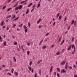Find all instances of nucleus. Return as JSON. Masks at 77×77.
<instances>
[{"instance_id": "nucleus-20", "label": "nucleus", "mask_w": 77, "mask_h": 77, "mask_svg": "<svg viewBox=\"0 0 77 77\" xmlns=\"http://www.w3.org/2000/svg\"><path fill=\"white\" fill-rule=\"evenodd\" d=\"M40 5H41V4H40V3H39V4H38V5L37 6V8H39V7L40 6Z\"/></svg>"}, {"instance_id": "nucleus-47", "label": "nucleus", "mask_w": 77, "mask_h": 77, "mask_svg": "<svg viewBox=\"0 0 77 77\" xmlns=\"http://www.w3.org/2000/svg\"><path fill=\"white\" fill-rule=\"evenodd\" d=\"M27 45H28V46H29V45H30V44L29 43H27Z\"/></svg>"}, {"instance_id": "nucleus-37", "label": "nucleus", "mask_w": 77, "mask_h": 77, "mask_svg": "<svg viewBox=\"0 0 77 77\" xmlns=\"http://www.w3.org/2000/svg\"><path fill=\"white\" fill-rule=\"evenodd\" d=\"M15 26H16V24H13V28H15Z\"/></svg>"}, {"instance_id": "nucleus-63", "label": "nucleus", "mask_w": 77, "mask_h": 77, "mask_svg": "<svg viewBox=\"0 0 77 77\" xmlns=\"http://www.w3.org/2000/svg\"><path fill=\"white\" fill-rule=\"evenodd\" d=\"M7 30H9V27H8V26L7 27Z\"/></svg>"}, {"instance_id": "nucleus-34", "label": "nucleus", "mask_w": 77, "mask_h": 77, "mask_svg": "<svg viewBox=\"0 0 77 77\" xmlns=\"http://www.w3.org/2000/svg\"><path fill=\"white\" fill-rule=\"evenodd\" d=\"M18 18H19V17H17L16 19L14 20V21H15V20H17Z\"/></svg>"}, {"instance_id": "nucleus-55", "label": "nucleus", "mask_w": 77, "mask_h": 77, "mask_svg": "<svg viewBox=\"0 0 77 77\" xmlns=\"http://www.w3.org/2000/svg\"><path fill=\"white\" fill-rule=\"evenodd\" d=\"M19 11H20V10H18L17 11L16 13V14H17L18 12H19Z\"/></svg>"}, {"instance_id": "nucleus-36", "label": "nucleus", "mask_w": 77, "mask_h": 77, "mask_svg": "<svg viewBox=\"0 0 77 77\" xmlns=\"http://www.w3.org/2000/svg\"><path fill=\"white\" fill-rule=\"evenodd\" d=\"M30 53V51H28L27 52V54L28 55H29V53Z\"/></svg>"}, {"instance_id": "nucleus-43", "label": "nucleus", "mask_w": 77, "mask_h": 77, "mask_svg": "<svg viewBox=\"0 0 77 77\" xmlns=\"http://www.w3.org/2000/svg\"><path fill=\"white\" fill-rule=\"evenodd\" d=\"M6 6H5L4 7L2 8L3 9H5V8H6Z\"/></svg>"}, {"instance_id": "nucleus-29", "label": "nucleus", "mask_w": 77, "mask_h": 77, "mask_svg": "<svg viewBox=\"0 0 77 77\" xmlns=\"http://www.w3.org/2000/svg\"><path fill=\"white\" fill-rule=\"evenodd\" d=\"M32 61H31L29 63L30 66H31V65H32Z\"/></svg>"}, {"instance_id": "nucleus-49", "label": "nucleus", "mask_w": 77, "mask_h": 77, "mask_svg": "<svg viewBox=\"0 0 77 77\" xmlns=\"http://www.w3.org/2000/svg\"><path fill=\"white\" fill-rule=\"evenodd\" d=\"M37 74L36 73H35V77H37Z\"/></svg>"}, {"instance_id": "nucleus-25", "label": "nucleus", "mask_w": 77, "mask_h": 77, "mask_svg": "<svg viewBox=\"0 0 77 77\" xmlns=\"http://www.w3.org/2000/svg\"><path fill=\"white\" fill-rule=\"evenodd\" d=\"M14 45H17V42H14Z\"/></svg>"}, {"instance_id": "nucleus-7", "label": "nucleus", "mask_w": 77, "mask_h": 77, "mask_svg": "<svg viewBox=\"0 0 77 77\" xmlns=\"http://www.w3.org/2000/svg\"><path fill=\"white\" fill-rule=\"evenodd\" d=\"M72 46V48H74V49H75V46L74 45H71Z\"/></svg>"}, {"instance_id": "nucleus-41", "label": "nucleus", "mask_w": 77, "mask_h": 77, "mask_svg": "<svg viewBox=\"0 0 77 77\" xmlns=\"http://www.w3.org/2000/svg\"><path fill=\"white\" fill-rule=\"evenodd\" d=\"M11 0H8V3H10V2H11Z\"/></svg>"}, {"instance_id": "nucleus-1", "label": "nucleus", "mask_w": 77, "mask_h": 77, "mask_svg": "<svg viewBox=\"0 0 77 77\" xmlns=\"http://www.w3.org/2000/svg\"><path fill=\"white\" fill-rule=\"evenodd\" d=\"M61 73L63 74V73H65L66 72V70H64V69H63L61 71Z\"/></svg>"}, {"instance_id": "nucleus-18", "label": "nucleus", "mask_w": 77, "mask_h": 77, "mask_svg": "<svg viewBox=\"0 0 77 77\" xmlns=\"http://www.w3.org/2000/svg\"><path fill=\"white\" fill-rule=\"evenodd\" d=\"M59 15H60V13H58L57 15V18H58L59 17Z\"/></svg>"}, {"instance_id": "nucleus-53", "label": "nucleus", "mask_w": 77, "mask_h": 77, "mask_svg": "<svg viewBox=\"0 0 77 77\" xmlns=\"http://www.w3.org/2000/svg\"><path fill=\"white\" fill-rule=\"evenodd\" d=\"M25 1H23L21 2V4H23V3H25Z\"/></svg>"}, {"instance_id": "nucleus-16", "label": "nucleus", "mask_w": 77, "mask_h": 77, "mask_svg": "<svg viewBox=\"0 0 77 77\" xmlns=\"http://www.w3.org/2000/svg\"><path fill=\"white\" fill-rule=\"evenodd\" d=\"M14 69L12 68L11 70V73L13 74L14 73Z\"/></svg>"}, {"instance_id": "nucleus-46", "label": "nucleus", "mask_w": 77, "mask_h": 77, "mask_svg": "<svg viewBox=\"0 0 77 77\" xmlns=\"http://www.w3.org/2000/svg\"><path fill=\"white\" fill-rule=\"evenodd\" d=\"M17 5H18V3H17V4H16L14 6V7H16L17 6Z\"/></svg>"}, {"instance_id": "nucleus-35", "label": "nucleus", "mask_w": 77, "mask_h": 77, "mask_svg": "<svg viewBox=\"0 0 77 77\" xmlns=\"http://www.w3.org/2000/svg\"><path fill=\"white\" fill-rule=\"evenodd\" d=\"M11 17V15H10L9 16H8L7 17H6V18H10Z\"/></svg>"}, {"instance_id": "nucleus-40", "label": "nucleus", "mask_w": 77, "mask_h": 77, "mask_svg": "<svg viewBox=\"0 0 77 77\" xmlns=\"http://www.w3.org/2000/svg\"><path fill=\"white\" fill-rule=\"evenodd\" d=\"M56 24V22H54L53 25V26H55V24Z\"/></svg>"}, {"instance_id": "nucleus-54", "label": "nucleus", "mask_w": 77, "mask_h": 77, "mask_svg": "<svg viewBox=\"0 0 77 77\" xmlns=\"http://www.w3.org/2000/svg\"><path fill=\"white\" fill-rule=\"evenodd\" d=\"M5 27H6V25H5V26H4L3 27V29H5Z\"/></svg>"}, {"instance_id": "nucleus-39", "label": "nucleus", "mask_w": 77, "mask_h": 77, "mask_svg": "<svg viewBox=\"0 0 77 77\" xmlns=\"http://www.w3.org/2000/svg\"><path fill=\"white\" fill-rule=\"evenodd\" d=\"M28 26H29V27H30V23H28Z\"/></svg>"}, {"instance_id": "nucleus-26", "label": "nucleus", "mask_w": 77, "mask_h": 77, "mask_svg": "<svg viewBox=\"0 0 77 77\" xmlns=\"http://www.w3.org/2000/svg\"><path fill=\"white\" fill-rule=\"evenodd\" d=\"M28 31V30L27 29H25V33H27V31Z\"/></svg>"}, {"instance_id": "nucleus-50", "label": "nucleus", "mask_w": 77, "mask_h": 77, "mask_svg": "<svg viewBox=\"0 0 77 77\" xmlns=\"http://www.w3.org/2000/svg\"><path fill=\"white\" fill-rule=\"evenodd\" d=\"M57 76L58 77H60V76H59V73H57Z\"/></svg>"}, {"instance_id": "nucleus-62", "label": "nucleus", "mask_w": 77, "mask_h": 77, "mask_svg": "<svg viewBox=\"0 0 77 77\" xmlns=\"http://www.w3.org/2000/svg\"><path fill=\"white\" fill-rule=\"evenodd\" d=\"M74 38H72V41H74Z\"/></svg>"}, {"instance_id": "nucleus-3", "label": "nucleus", "mask_w": 77, "mask_h": 77, "mask_svg": "<svg viewBox=\"0 0 77 77\" xmlns=\"http://www.w3.org/2000/svg\"><path fill=\"white\" fill-rule=\"evenodd\" d=\"M65 69H68V63H67L65 65Z\"/></svg>"}, {"instance_id": "nucleus-12", "label": "nucleus", "mask_w": 77, "mask_h": 77, "mask_svg": "<svg viewBox=\"0 0 77 77\" xmlns=\"http://www.w3.org/2000/svg\"><path fill=\"white\" fill-rule=\"evenodd\" d=\"M64 41H65V40H63V41L61 42V44H60V45H63V43L64 42Z\"/></svg>"}, {"instance_id": "nucleus-33", "label": "nucleus", "mask_w": 77, "mask_h": 77, "mask_svg": "<svg viewBox=\"0 0 77 77\" xmlns=\"http://www.w3.org/2000/svg\"><path fill=\"white\" fill-rule=\"evenodd\" d=\"M35 7H34L33 8V9H32V10H31V12H33V11L34 10V9H35Z\"/></svg>"}, {"instance_id": "nucleus-22", "label": "nucleus", "mask_w": 77, "mask_h": 77, "mask_svg": "<svg viewBox=\"0 0 77 77\" xmlns=\"http://www.w3.org/2000/svg\"><path fill=\"white\" fill-rule=\"evenodd\" d=\"M27 27L26 26V25H24V27H23L24 29H27Z\"/></svg>"}, {"instance_id": "nucleus-24", "label": "nucleus", "mask_w": 77, "mask_h": 77, "mask_svg": "<svg viewBox=\"0 0 77 77\" xmlns=\"http://www.w3.org/2000/svg\"><path fill=\"white\" fill-rule=\"evenodd\" d=\"M13 58H14V61L15 62H16V59H15V57H14Z\"/></svg>"}, {"instance_id": "nucleus-6", "label": "nucleus", "mask_w": 77, "mask_h": 77, "mask_svg": "<svg viewBox=\"0 0 77 77\" xmlns=\"http://www.w3.org/2000/svg\"><path fill=\"white\" fill-rule=\"evenodd\" d=\"M66 63L65 61H63L60 63V65H64Z\"/></svg>"}, {"instance_id": "nucleus-56", "label": "nucleus", "mask_w": 77, "mask_h": 77, "mask_svg": "<svg viewBox=\"0 0 77 77\" xmlns=\"http://www.w3.org/2000/svg\"><path fill=\"white\" fill-rule=\"evenodd\" d=\"M22 50H23V52H24V49H23V47H22Z\"/></svg>"}, {"instance_id": "nucleus-27", "label": "nucleus", "mask_w": 77, "mask_h": 77, "mask_svg": "<svg viewBox=\"0 0 77 77\" xmlns=\"http://www.w3.org/2000/svg\"><path fill=\"white\" fill-rule=\"evenodd\" d=\"M15 74H16V75L17 76H18V73H17V72H15Z\"/></svg>"}, {"instance_id": "nucleus-30", "label": "nucleus", "mask_w": 77, "mask_h": 77, "mask_svg": "<svg viewBox=\"0 0 77 77\" xmlns=\"http://www.w3.org/2000/svg\"><path fill=\"white\" fill-rule=\"evenodd\" d=\"M57 56L59 55V54H60V52H58L57 53Z\"/></svg>"}, {"instance_id": "nucleus-17", "label": "nucleus", "mask_w": 77, "mask_h": 77, "mask_svg": "<svg viewBox=\"0 0 77 77\" xmlns=\"http://www.w3.org/2000/svg\"><path fill=\"white\" fill-rule=\"evenodd\" d=\"M11 9H12L11 8H8V10L7 11V12H9V11H10V10H11Z\"/></svg>"}, {"instance_id": "nucleus-58", "label": "nucleus", "mask_w": 77, "mask_h": 77, "mask_svg": "<svg viewBox=\"0 0 77 77\" xmlns=\"http://www.w3.org/2000/svg\"><path fill=\"white\" fill-rule=\"evenodd\" d=\"M54 45H52L51 47V48H52L53 47H54Z\"/></svg>"}, {"instance_id": "nucleus-44", "label": "nucleus", "mask_w": 77, "mask_h": 77, "mask_svg": "<svg viewBox=\"0 0 77 77\" xmlns=\"http://www.w3.org/2000/svg\"><path fill=\"white\" fill-rule=\"evenodd\" d=\"M73 67H74V68H75V69L76 68V67H77L75 65H74Z\"/></svg>"}, {"instance_id": "nucleus-4", "label": "nucleus", "mask_w": 77, "mask_h": 77, "mask_svg": "<svg viewBox=\"0 0 77 77\" xmlns=\"http://www.w3.org/2000/svg\"><path fill=\"white\" fill-rule=\"evenodd\" d=\"M75 49H74L73 51L72 52V54H73L74 53H75Z\"/></svg>"}, {"instance_id": "nucleus-51", "label": "nucleus", "mask_w": 77, "mask_h": 77, "mask_svg": "<svg viewBox=\"0 0 77 77\" xmlns=\"http://www.w3.org/2000/svg\"><path fill=\"white\" fill-rule=\"evenodd\" d=\"M70 26H69V27L67 28V30H69V29H70Z\"/></svg>"}, {"instance_id": "nucleus-61", "label": "nucleus", "mask_w": 77, "mask_h": 77, "mask_svg": "<svg viewBox=\"0 0 77 77\" xmlns=\"http://www.w3.org/2000/svg\"><path fill=\"white\" fill-rule=\"evenodd\" d=\"M17 31H20V29L19 28H17Z\"/></svg>"}, {"instance_id": "nucleus-60", "label": "nucleus", "mask_w": 77, "mask_h": 77, "mask_svg": "<svg viewBox=\"0 0 77 77\" xmlns=\"http://www.w3.org/2000/svg\"><path fill=\"white\" fill-rule=\"evenodd\" d=\"M41 43H42V42H40L39 44V45H41Z\"/></svg>"}, {"instance_id": "nucleus-28", "label": "nucleus", "mask_w": 77, "mask_h": 77, "mask_svg": "<svg viewBox=\"0 0 77 77\" xmlns=\"http://www.w3.org/2000/svg\"><path fill=\"white\" fill-rule=\"evenodd\" d=\"M19 9V7H18L15 8L16 11H17Z\"/></svg>"}, {"instance_id": "nucleus-48", "label": "nucleus", "mask_w": 77, "mask_h": 77, "mask_svg": "<svg viewBox=\"0 0 77 77\" xmlns=\"http://www.w3.org/2000/svg\"><path fill=\"white\" fill-rule=\"evenodd\" d=\"M41 69H40V70H39V74L40 75H41Z\"/></svg>"}, {"instance_id": "nucleus-21", "label": "nucleus", "mask_w": 77, "mask_h": 77, "mask_svg": "<svg viewBox=\"0 0 77 77\" xmlns=\"http://www.w3.org/2000/svg\"><path fill=\"white\" fill-rule=\"evenodd\" d=\"M57 69L58 71V72H60V70L58 68H57Z\"/></svg>"}, {"instance_id": "nucleus-19", "label": "nucleus", "mask_w": 77, "mask_h": 77, "mask_svg": "<svg viewBox=\"0 0 77 77\" xmlns=\"http://www.w3.org/2000/svg\"><path fill=\"white\" fill-rule=\"evenodd\" d=\"M32 3H31L29 4L28 6V7H30V6H31V5H32Z\"/></svg>"}, {"instance_id": "nucleus-14", "label": "nucleus", "mask_w": 77, "mask_h": 77, "mask_svg": "<svg viewBox=\"0 0 77 77\" xmlns=\"http://www.w3.org/2000/svg\"><path fill=\"white\" fill-rule=\"evenodd\" d=\"M29 9H28L27 10V11L26 12V14H28V13H29Z\"/></svg>"}, {"instance_id": "nucleus-59", "label": "nucleus", "mask_w": 77, "mask_h": 77, "mask_svg": "<svg viewBox=\"0 0 77 77\" xmlns=\"http://www.w3.org/2000/svg\"><path fill=\"white\" fill-rule=\"evenodd\" d=\"M41 27H42V26H39L38 28L39 29H41Z\"/></svg>"}, {"instance_id": "nucleus-23", "label": "nucleus", "mask_w": 77, "mask_h": 77, "mask_svg": "<svg viewBox=\"0 0 77 77\" xmlns=\"http://www.w3.org/2000/svg\"><path fill=\"white\" fill-rule=\"evenodd\" d=\"M28 69L30 71H32V68L31 67H28Z\"/></svg>"}, {"instance_id": "nucleus-10", "label": "nucleus", "mask_w": 77, "mask_h": 77, "mask_svg": "<svg viewBox=\"0 0 77 77\" xmlns=\"http://www.w3.org/2000/svg\"><path fill=\"white\" fill-rule=\"evenodd\" d=\"M3 44H4V46H6V41L4 42Z\"/></svg>"}, {"instance_id": "nucleus-11", "label": "nucleus", "mask_w": 77, "mask_h": 77, "mask_svg": "<svg viewBox=\"0 0 77 77\" xmlns=\"http://www.w3.org/2000/svg\"><path fill=\"white\" fill-rule=\"evenodd\" d=\"M42 48L43 49H45L47 48V46H43Z\"/></svg>"}, {"instance_id": "nucleus-64", "label": "nucleus", "mask_w": 77, "mask_h": 77, "mask_svg": "<svg viewBox=\"0 0 77 77\" xmlns=\"http://www.w3.org/2000/svg\"><path fill=\"white\" fill-rule=\"evenodd\" d=\"M74 77H77V75H74Z\"/></svg>"}, {"instance_id": "nucleus-31", "label": "nucleus", "mask_w": 77, "mask_h": 77, "mask_svg": "<svg viewBox=\"0 0 77 77\" xmlns=\"http://www.w3.org/2000/svg\"><path fill=\"white\" fill-rule=\"evenodd\" d=\"M68 66L69 68V69H72V67H71V66Z\"/></svg>"}, {"instance_id": "nucleus-5", "label": "nucleus", "mask_w": 77, "mask_h": 77, "mask_svg": "<svg viewBox=\"0 0 77 77\" xmlns=\"http://www.w3.org/2000/svg\"><path fill=\"white\" fill-rule=\"evenodd\" d=\"M18 7H19V9H22V8H23V6L21 5H20Z\"/></svg>"}, {"instance_id": "nucleus-2", "label": "nucleus", "mask_w": 77, "mask_h": 77, "mask_svg": "<svg viewBox=\"0 0 77 77\" xmlns=\"http://www.w3.org/2000/svg\"><path fill=\"white\" fill-rule=\"evenodd\" d=\"M53 66H51V67L50 69V71L51 73L52 70H53Z\"/></svg>"}, {"instance_id": "nucleus-45", "label": "nucleus", "mask_w": 77, "mask_h": 77, "mask_svg": "<svg viewBox=\"0 0 77 77\" xmlns=\"http://www.w3.org/2000/svg\"><path fill=\"white\" fill-rule=\"evenodd\" d=\"M49 33H47V34H46L45 35L46 36H48L49 35Z\"/></svg>"}, {"instance_id": "nucleus-32", "label": "nucleus", "mask_w": 77, "mask_h": 77, "mask_svg": "<svg viewBox=\"0 0 77 77\" xmlns=\"http://www.w3.org/2000/svg\"><path fill=\"white\" fill-rule=\"evenodd\" d=\"M61 18H62V16H60L59 17V20H60V19H61Z\"/></svg>"}, {"instance_id": "nucleus-15", "label": "nucleus", "mask_w": 77, "mask_h": 77, "mask_svg": "<svg viewBox=\"0 0 77 77\" xmlns=\"http://www.w3.org/2000/svg\"><path fill=\"white\" fill-rule=\"evenodd\" d=\"M74 20H73L72 21L71 25H72L74 23Z\"/></svg>"}, {"instance_id": "nucleus-57", "label": "nucleus", "mask_w": 77, "mask_h": 77, "mask_svg": "<svg viewBox=\"0 0 77 77\" xmlns=\"http://www.w3.org/2000/svg\"><path fill=\"white\" fill-rule=\"evenodd\" d=\"M13 19H14V18H15V14H14L13 15Z\"/></svg>"}, {"instance_id": "nucleus-38", "label": "nucleus", "mask_w": 77, "mask_h": 77, "mask_svg": "<svg viewBox=\"0 0 77 77\" xmlns=\"http://www.w3.org/2000/svg\"><path fill=\"white\" fill-rule=\"evenodd\" d=\"M56 72H54V73H53V75H56Z\"/></svg>"}, {"instance_id": "nucleus-8", "label": "nucleus", "mask_w": 77, "mask_h": 77, "mask_svg": "<svg viewBox=\"0 0 77 77\" xmlns=\"http://www.w3.org/2000/svg\"><path fill=\"white\" fill-rule=\"evenodd\" d=\"M3 24H4V20H2L1 21V26H2L3 25Z\"/></svg>"}, {"instance_id": "nucleus-13", "label": "nucleus", "mask_w": 77, "mask_h": 77, "mask_svg": "<svg viewBox=\"0 0 77 77\" xmlns=\"http://www.w3.org/2000/svg\"><path fill=\"white\" fill-rule=\"evenodd\" d=\"M71 49V46H70L68 48L67 50H70Z\"/></svg>"}, {"instance_id": "nucleus-52", "label": "nucleus", "mask_w": 77, "mask_h": 77, "mask_svg": "<svg viewBox=\"0 0 77 77\" xmlns=\"http://www.w3.org/2000/svg\"><path fill=\"white\" fill-rule=\"evenodd\" d=\"M66 18H67V17H65V20H64V21H65L66 20Z\"/></svg>"}, {"instance_id": "nucleus-42", "label": "nucleus", "mask_w": 77, "mask_h": 77, "mask_svg": "<svg viewBox=\"0 0 77 77\" xmlns=\"http://www.w3.org/2000/svg\"><path fill=\"white\" fill-rule=\"evenodd\" d=\"M60 38H61V37H60L59 38V40L58 41V42H60Z\"/></svg>"}, {"instance_id": "nucleus-9", "label": "nucleus", "mask_w": 77, "mask_h": 77, "mask_svg": "<svg viewBox=\"0 0 77 77\" xmlns=\"http://www.w3.org/2000/svg\"><path fill=\"white\" fill-rule=\"evenodd\" d=\"M41 21V19H40L37 21V24H39Z\"/></svg>"}]
</instances>
